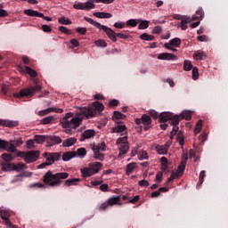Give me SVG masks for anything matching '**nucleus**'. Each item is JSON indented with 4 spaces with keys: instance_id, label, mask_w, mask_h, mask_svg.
<instances>
[{
    "instance_id": "33",
    "label": "nucleus",
    "mask_w": 228,
    "mask_h": 228,
    "mask_svg": "<svg viewBox=\"0 0 228 228\" xmlns=\"http://www.w3.org/2000/svg\"><path fill=\"white\" fill-rule=\"evenodd\" d=\"M193 69V64L191 63V61L185 60L183 62V70L186 72H189Z\"/></svg>"
},
{
    "instance_id": "41",
    "label": "nucleus",
    "mask_w": 228,
    "mask_h": 228,
    "mask_svg": "<svg viewBox=\"0 0 228 228\" xmlns=\"http://www.w3.org/2000/svg\"><path fill=\"white\" fill-rule=\"evenodd\" d=\"M183 173H184V166H183V159H182L181 164H179L177 171H176L177 177H180V175H183Z\"/></svg>"
},
{
    "instance_id": "63",
    "label": "nucleus",
    "mask_w": 228,
    "mask_h": 228,
    "mask_svg": "<svg viewBox=\"0 0 228 228\" xmlns=\"http://www.w3.org/2000/svg\"><path fill=\"white\" fill-rule=\"evenodd\" d=\"M35 140H28V142H27V147L28 148V149H33V147H35Z\"/></svg>"
},
{
    "instance_id": "49",
    "label": "nucleus",
    "mask_w": 228,
    "mask_h": 228,
    "mask_svg": "<svg viewBox=\"0 0 228 228\" xmlns=\"http://www.w3.org/2000/svg\"><path fill=\"white\" fill-rule=\"evenodd\" d=\"M77 154L78 156H86L87 154L86 149L85 147H80L79 149H77Z\"/></svg>"
},
{
    "instance_id": "15",
    "label": "nucleus",
    "mask_w": 228,
    "mask_h": 228,
    "mask_svg": "<svg viewBox=\"0 0 228 228\" xmlns=\"http://www.w3.org/2000/svg\"><path fill=\"white\" fill-rule=\"evenodd\" d=\"M0 216L4 220V224L8 225V227L17 228L16 226H13L11 220V213L10 211L6 210V208H0Z\"/></svg>"
},
{
    "instance_id": "21",
    "label": "nucleus",
    "mask_w": 228,
    "mask_h": 228,
    "mask_svg": "<svg viewBox=\"0 0 228 228\" xmlns=\"http://www.w3.org/2000/svg\"><path fill=\"white\" fill-rule=\"evenodd\" d=\"M75 156H77L76 151H67L62 154V160H64V162H69V160L75 159Z\"/></svg>"
},
{
    "instance_id": "36",
    "label": "nucleus",
    "mask_w": 228,
    "mask_h": 228,
    "mask_svg": "<svg viewBox=\"0 0 228 228\" xmlns=\"http://www.w3.org/2000/svg\"><path fill=\"white\" fill-rule=\"evenodd\" d=\"M25 71L31 76V77H37V72L33 69V68H30V66H25Z\"/></svg>"
},
{
    "instance_id": "10",
    "label": "nucleus",
    "mask_w": 228,
    "mask_h": 228,
    "mask_svg": "<svg viewBox=\"0 0 228 228\" xmlns=\"http://www.w3.org/2000/svg\"><path fill=\"white\" fill-rule=\"evenodd\" d=\"M151 123L152 120L151 115H147L146 113L142 115L141 118H135V124L138 126L142 124L144 126V130L151 128Z\"/></svg>"
},
{
    "instance_id": "2",
    "label": "nucleus",
    "mask_w": 228,
    "mask_h": 228,
    "mask_svg": "<svg viewBox=\"0 0 228 228\" xmlns=\"http://www.w3.org/2000/svg\"><path fill=\"white\" fill-rule=\"evenodd\" d=\"M69 173L67 171H60L58 173H53V171H46L43 176V183L48 184L49 186H61L62 181H64L65 186H76L77 185L81 179L74 178L68 179Z\"/></svg>"
},
{
    "instance_id": "13",
    "label": "nucleus",
    "mask_w": 228,
    "mask_h": 228,
    "mask_svg": "<svg viewBox=\"0 0 228 228\" xmlns=\"http://www.w3.org/2000/svg\"><path fill=\"white\" fill-rule=\"evenodd\" d=\"M203 18H204V10L203 8H199V10L196 11L195 16H192V20L195 21L193 23H191V27L192 28L199 27V25H200V20H203Z\"/></svg>"
},
{
    "instance_id": "51",
    "label": "nucleus",
    "mask_w": 228,
    "mask_h": 228,
    "mask_svg": "<svg viewBox=\"0 0 228 228\" xmlns=\"http://www.w3.org/2000/svg\"><path fill=\"white\" fill-rule=\"evenodd\" d=\"M206 57L205 53L203 52H197V53H194V59L197 61L202 60Z\"/></svg>"
},
{
    "instance_id": "57",
    "label": "nucleus",
    "mask_w": 228,
    "mask_h": 228,
    "mask_svg": "<svg viewBox=\"0 0 228 228\" xmlns=\"http://www.w3.org/2000/svg\"><path fill=\"white\" fill-rule=\"evenodd\" d=\"M94 44L101 47H107L108 43L105 40H95Z\"/></svg>"
},
{
    "instance_id": "23",
    "label": "nucleus",
    "mask_w": 228,
    "mask_h": 228,
    "mask_svg": "<svg viewBox=\"0 0 228 228\" xmlns=\"http://www.w3.org/2000/svg\"><path fill=\"white\" fill-rule=\"evenodd\" d=\"M94 135L95 130H85L80 137V142H84L85 140H90V138L94 137Z\"/></svg>"
},
{
    "instance_id": "9",
    "label": "nucleus",
    "mask_w": 228,
    "mask_h": 228,
    "mask_svg": "<svg viewBox=\"0 0 228 228\" xmlns=\"http://www.w3.org/2000/svg\"><path fill=\"white\" fill-rule=\"evenodd\" d=\"M104 104H102L101 102H94V104L89 108H84L83 113L86 117H95L99 111H103Z\"/></svg>"
},
{
    "instance_id": "6",
    "label": "nucleus",
    "mask_w": 228,
    "mask_h": 228,
    "mask_svg": "<svg viewBox=\"0 0 228 228\" xmlns=\"http://www.w3.org/2000/svg\"><path fill=\"white\" fill-rule=\"evenodd\" d=\"M34 86L27 89H21L19 93H13L15 98H24V96H33L36 93L42 91V86L38 83V79H34Z\"/></svg>"
},
{
    "instance_id": "7",
    "label": "nucleus",
    "mask_w": 228,
    "mask_h": 228,
    "mask_svg": "<svg viewBox=\"0 0 228 228\" xmlns=\"http://www.w3.org/2000/svg\"><path fill=\"white\" fill-rule=\"evenodd\" d=\"M183 118H185L186 120H191V111H183L180 115L175 116V118H174L175 126L170 132L171 137H173L174 135H175V134H177L179 130V123L181 122V120H183Z\"/></svg>"
},
{
    "instance_id": "52",
    "label": "nucleus",
    "mask_w": 228,
    "mask_h": 228,
    "mask_svg": "<svg viewBox=\"0 0 228 228\" xmlns=\"http://www.w3.org/2000/svg\"><path fill=\"white\" fill-rule=\"evenodd\" d=\"M201 127H202V121L201 119H200V121H198L197 125L195 126L194 133L199 134L200 132H201Z\"/></svg>"
},
{
    "instance_id": "22",
    "label": "nucleus",
    "mask_w": 228,
    "mask_h": 228,
    "mask_svg": "<svg viewBox=\"0 0 228 228\" xmlns=\"http://www.w3.org/2000/svg\"><path fill=\"white\" fill-rule=\"evenodd\" d=\"M94 15L95 18H100L101 20H109L113 17V14H110V12H94Z\"/></svg>"
},
{
    "instance_id": "29",
    "label": "nucleus",
    "mask_w": 228,
    "mask_h": 228,
    "mask_svg": "<svg viewBox=\"0 0 228 228\" xmlns=\"http://www.w3.org/2000/svg\"><path fill=\"white\" fill-rule=\"evenodd\" d=\"M135 167H137L136 162H130L129 164H127L126 169V175H131Z\"/></svg>"
},
{
    "instance_id": "53",
    "label": "nucleus",
    "mask_w": 228,
    "mask_h": 228,
    "mask_svg": "<svg viewBox=\"0 0 228 228\" xmlns=\"http://www.w3.org/2000/svg\"><path fill=\"white\" fill-rule=\"evenodd\" d=\"M126 115L124 113H121L120 111H114L113 119L115 120L119 118H125Z\"/></svg>"
},
{
    "instance_id": "47",
    "label": "nucleus",
    "mask_w": 228,
    "mask_h": 228,
    "mask_svg": "<svg viewBox=\"0 0 228 228\" xmlns=\"http://www.w3.org/2000/svg\"><path fill=\"white\" fill-rule=\"evenodd\" d=\"M59 23L62 25H71L72 21L69 18L62 17L59 19Z\"/></svg>"
},
{
    "instance_id": "44",
    "label": "nucleus",
    "mask_w": 228,
    "mask_h": 228,
    "mask_svg": "<svg viewBox=\"0 0 228 228\" xmlns=\"http://www.w3.org/2000/svg\"><path fill=\"white\" fill-rule=\"evenodd\" d=\"M126 128V125H118L117 126H114V128H112V132H115V133L124 132Z\"/></svg>"
},
{
    "instance_id": "27",
    "label": "nucleus",
    "mask_w": 228,
    "mask_h": 228,
    "mask_svg": "<svg viewBox=\"0 0 228 228\" xmlns=\"http://www.w3.org/2000/svg\"><path fill=\"white\" fill-rule=\"evenodd\" d=\"M77 137H68L67 140H64L62 147H71L77 143Z\"/></svg>"
},
{
    "instance_id": "11",
    "label": "nucleus",
    "mask_w": 228,
    "mask_h": 228,
    "mask_svg": "<svg viewBox=\"0 0 228 228\" xmlns=\"http://www.w3.org/2000/svg\"><path fill=\"white\" fill-rule=\"evenodd\" d=\"M117 143L119 144V156L122 154H126L129 151V143L127 142V137H119L118 140L117 141Z\"/></svg>"
},
{
    "instance_id": "42",
    "label": "nucleus",
    "mask_w": 228,
    "mask_h": 228,
    "mask_svg": "<svg viewBox=\"0 0 228 228\" xmlns=\"http://www.w3.org/2000/svg\"><path fill=\"white\" fill-rule=\"evenodd\" d=\"M149 23L150 21H148L147 20H140L138 28H148Z\"/></svg>"
},
{
    "instance_id": "62",
    "label": "nucleus",
    "mask_w": 228,
    "mask_h": 228,
    "mask_svg": "<svg viewBox=\"0 0 228 228\" xmlns=\"http://www.w3.org/2000/svg\"><path fill=\"white\" fill-rule=\"evenodd\" d=\"M150 115H151V117H153V118H158V117H159L158 111H156V110H150L149 111Z\"/></svg>"
},
{
    "instance_id": "55",
    "label": "nucleus",
    "mask_w": 228,
    "mask_h": 228,
    "mask_svg": "<svg viewBox=\"0 0 228 228\" xmlns=\"http://www.w3.org/2000/svg\"><path fill=\"white\" fill-rule=\"evenodd\" d=\"M8 15L7 10H4V4H0V18H5Z\"/></svg>"
},
{
    "instance_id": "56",
    "label": "nucleus",
    "mask_w": 228,
    "mask_h": 228,
    "mask_svg": "<svg viewBox=\"0 0 228 228\" xmlns=\"http://www.w3.org/2000/svg\"><path fill=\"white\" fill-rule=\"evenodd\" d=\"M119 104V100H117V99H112V100H110L109 102V106L110 108H113V107H116V106H118Z\"/></svg>"
},
{
    "instance_id": "43",
    "label": "nucleus",
    "mask_w": 228,
    "mask_h": 228,
    "mask_svg": "<svg viewBox=\"0 0 228 228\" xmlns=\"http://www.w3.org/2000/svg\"><path fill=\"white\" fill-rule=\"evenodd\" d=\"M157 151L159 152V154H167L168 147H165V145H160L159 147H157Z\"/></svg>"
},
{
    "instance_id": "18",
    "label": "nucleus",
    "mask_w": 228,
    "mask_h": 228,
    "mask_svg": "<svg viewBox=\"0 0 228 228\" xmlns=\"http://www.w3.org/2000/svg\"><path fill=\"white\" fill-rule=\"evenodd\" d=\"M121 201V196H115L113 198H110L107 203H102L100 206V209H108L109 205H115Z\"/></svg>"
},
{
    "instance_id": "48",
    "label": "nucleus",
    "mask_w": 228,
    "mask_h": 228,
    "mask_svg": "<svg viewBox=\"0 0 228 228\" xmlns=\"http://www.w3.org/2000/svg\"><path fill=\"white\" fill-rule=\"evenodd\" d=\"M61 30V33H64L65 35H71V30L70 28H68L67 27H64L63 24L59 28Z\"/></svg>"
},
{
    "instance_id": "37",
    "label": "nucleus",
    "mask_w": 228,
    "mask_h": 228,
    "mask_svg": "<svg viewBox=\"0 0 228 228\" xmlns=\"http://www.w3.org/2000/svg\"><path fill=\"white\" fill-rule=\"evenodd\" d=\"M177 142L179 143V145H181V147H183L184 145V135H183V132L179 131L177 134Z\"/></svg>"
},
{
    "instance_id": "34",
    "label": "nucleus",
    "mask_w": 228,
    "mask_h": 228,
    "mask_svg": "<svg viewBox=\"0 0 228 228\" xmlns=\"http://www.w3.org/2000/svg\"><path fill=\"white\" fill-rule=\"evenodd\" d=\"M53 120H55V117L49 115L48 117L42 118V123L43 125H50V123H53Z\"/></svg>"
},
{
    "instance_id": "35",
    "label": "nucleus",
    "mask_w": 228,
    "mask_h": 228,
    "mask_svg": "<svg viewBox=\"0 0 228 228\" xmlns=\"http://www.w3.org/2000/svg\"><path fill=\"white\" fill-rule=\"evenodd\" d=\"M140 38L147 41L155 40V37L153 35H149L148 32H143L142 35L140 36Z\"/></svg>"
},
{
    "instance_id": "20",
    "label": "nucleus",
    "mask_w": 228,
    "mask_h": 228,
    "mask_svg": "<svg viewBox=\"0 0 228 228\" xmlns=\"http://www.w3.org/2000/svg\"><path fill=\"white\" fill-rule=\"evenodd\" d=\"M32 173L30 171H24L23 173H20V175H16L11 183H19L23 181V177H31Z\"/></svg>"
},
{
    "instance_id": "5",
    "label": "nucleus",
    "mask_w": 228,
    "mask_h": 228,
    "mask_svg": "<svg viewBox=\"0 0 228 228\" xmlns=\"http://www.w3.org/2000/svg\"><path fill=\"white\" fill-rule=\"evenodd\" d=\"M82 118L80 117H74V113H66L65 117L61 118V125L62 128H66V132L69 134L72 128H77L81 125Z\"/></svg>"
},
{
    "instance_id": "38",
    "label": "nucleus",
    "mask_w": 228,
    "mask_h": 228,
    "mask_svg": "<svg viewBox=\"0 0 228 228\" xmlns=\"http://www.w3.org/2000/svg\"><path fill=\"white\" fill-rule=\"evenodd\" d=\"M28 166L23 162H19L18 164H13V169L15 171H20L21 169H26Z\"/></svg>"
},
{
    "instance_id": "30",
    "label": "nucleus",
    "mask_w": 228,
    "mask_h": 228,
    "mask_svg": "<svg viewBox=\"0 0 228 228\" xmlns=\"http://www.w3.org/2000/svg\"><path fill=\"white\" fill-rule=\"evenodd\" d=\"M2 169L4 171H12L14 169V163L7 162V163H2Z\"/></svg>"
},
{
    "instance_id": "28",
    "label": "nucleus",
    "mask_w": 228,
    "mask_h": 228,
    "mask_svg": "<svg viewBox=\"0 0 228 228\" xmlns=\"http://www.w3.org/2000/svg\"><path fill=\"white\" fill-rule=\"evenodd\" d=\"M0 125L2 126H9L10 128H13L14 126H18L19 123L18 121H2V119H0Z\"/></svg>"
},
{
    "instance_id": "16",
    "label": "nucleus",
    "mask_w": 228,
    "mask_h": 228,
    "mask_svg": "<svg viewBox=\"0 0 228 228\" xmlns=\"http://www.w3.org/2000/svg\"><path fill=\"white\" fill-rule=\"evenodd\" d=\"M73 8L77 10H91L95 8L94 1H87L86 3H76L73 4Z\"/></svg>"
},
{
    "instance_id": "26",
    "label": "nucleus",
    "mask_w": 228,
    "mask_h": 228,
    "mask_svg": "<svg viewBox=\"0 0 228 228\" xmlns=\"http://www.w3.org/2000/svg\"><path fill=\"white\" fill-rule=\"evenodd\" d=\"M52 111H55V113H63V110L61 108H47L46 110H42L39 111V115H48Z\"/></svg>"
},
{
    "instance_id": "54",
    "label": "nucleus",
    "mask_w": 228,
    "mask_h": 228,
    "mask_svg": "<svg viewBox=\"0 0 228 228\" xmlns=\"http://www.w3.org/2000/svg\"><path fill=\"white\" fill-rule=\"evenodd\" d=\"M76 30L77 33H80V35H86L87 33L86 27H77Z\"/></svg>"
},
{
    "instance_id": "60",
    "label": "nucleus",
    "mask_w": 228,
    "mask_h": 228,
    "mask_svg": "<svg viewBox=\"0 0 228 228\" xmlns=\"http://www.w3.org/2000/svg\"><path fill=\"white\" fill-rule=\"evenodd\" d=\"M29 188H44V184L42 183H33L29 184Z\"/></svg>"
},
{
    "instance_id": "17",
    "label": "nucleus",
    "mask_w": 228,
    "mask_h": 228,
    "mask_svg": "<svg viewBox=\"0 0 228 228\" xmlns=\"http://www.w3.org/2000/svg\"><path fill=\"white\" fill-rule=\"evenodd\" d=\"M181 44H182L181 38H172L171 40H169V43H166L164 44V45L167 49H172V51H176L175 47H179Z\"/></svg>"
},
{
    "instance_id": "58",
    "label": "nucleus",
    "mask_w": 228,
    "mask_h": 228,
    "mask_svg": "<svg viewBox=\"0 0 228 228\" xmlns=\"http://www.w3.org/2000/svg\"><path fill=\"white\" fill-rule=\"evenodd\" d=\"M161 31H162V27H160V25H157L156 27H154L152 33L153 35H159Z\"/></svg>"
},
{
    "instance_id": "61",
    "label": "nucleus",
    "mask_w": 228,
    "mask_h": 228,
    "mask_svg": "<svg viewBox=\"0 0 228 228\" xmlns=\"http://www.w3.org/2000/svg\"><path fill=\"white\" fill-rule=\"evenodd\" d=\"M42 29L45 33H51L52 28L49 25H42Z\"/></svg>"
},
{
    "instance_id": "1",
    "label": "nucleus",
    "mask_w": 228,
    "mask_h": 228,
    "mask_svg": "<svg viewBox=\"0 0 228 228\" xmlns=\"http://www.w3.org/2000/svg\"><path fill=\"white\" fill-rule=\"evenodd\" d=\"M107 145L105 142H102L101 143H94L92 145V151H94V159L95 160H100L101 162H92L89 164V167H84V169H81V173L83 177H91L92 175H94L95 173H99V171L102 169L103 164L102 162L105 159L104 151H106Z\"/></svg>"
},
{
    "instance_id": "14",
    "label": "nucleus",
    "mask_w": 228,
    "mask_h": 228,
    "mask_svg": "<svg viewBox=\"0 0 228 228\" xmlns=\"http://www.w3.org/2000/svg\"><path fill=\"white\" fill-rule=\"evenodd\" d=\"M24 13L26 15H30L31 17H37V18H43V20H45L46 21H52V18H49V16H45L42 12H38L37 10H32L31 8H28V10H24Z\"/></svg>"
},
{
    "instance_id": "64",
    "label": "nucleus",
    "mask_w": 228,
    "mask_h": 228,
    "mask_svg": "<svg viewBox=\"0 0 228 228\" xmlns=\"http://www.w3.org/2000/svg\"><path fill=\"white\" fill-rule=\"evenodd\" d=\"M109 184L101 183L100 190L102 191H108Z\"/></svg>"
},
{
    "instance_id": "4",
    "label": "nucleus",
    "mask_w": 228,
    "mask_h": 228,
    "mask_svg": "<svg viewBox=\"0 0 228 228\" xmlns=\"http://www.w3.org/2000/svg\"><path fill=\"white\" fill-rule=\"evenodd\" d=\"M5 151L8 152H15L17 156H23L25 162L30 164L31 162H36L38 160L40 156V151H28V152H22L21 151H17L13 143H9L5 142Z\"/></svg>"
},
{
    "instance_id": "32",
    "label": "nucleus",
    "mask_w": 228,
    "mask_h": 228,
    "mask_svg": "<svg viewBox=\"0 0 228 228\" xmlns=\"http://www.w3.org/2000/svg\"><path fill=\"white\" fill-rule=\"evenodd\" d=\"M160 163L162 166V171H168V160L167 157H162L160 159Z\"/></svg>"
},
{
    "instance_id": "59",
    "label": "nucleus",
    "mask_w": 228,
    "mask_h": 228,
    "mask_svg": "<svg viewBox=\"0 0 228 228\" xmlns=\"http://www.w3.org/2000/svg\"><path fill=\"white\" fill-rule=\"evenodd\" d=\"M114 27H116L117 28H124L126 27V23H124V21H117L116 23H114Z\"/></svg>"
},
{
    "instance_id": "25",
    "label": "nucleus",
    "mask_w": 228,
    "mask_h": 228,
    "mask_svg": "<svg viewBox=\"0 0 228 228\" xmlns=\"http://www.w3.org/2000/svg\"><path fill=\"white\" fill-rule=\"evenodd\" d=\"M191 22V18H188L187 16H181V23L180 27L182 30H186L188 28V23Z\"/></svg>"
},
{
    "instance_id": "24",
    "label": "nucleus",
    "mask_w": 228,
    "mask_h": 228,
    "mask_svg": "<svg viewBox=\"0 0 228 228\" xmlns=\"http://www.w3.org/2000/svg\"><path fill=\"white\" fill-rule=\"evenodd\" d=\"M158 59L162 61H175L177 57L174 53H159V55H158Z\"/></svg>"
},
{
    "instance_id": "3",
    "label": "nucleus",
    "mask_w": 228,
    "mask_h": 228,
    "mask_svg": "<svg viewBox=\"0 0 228 228\" xmlns=\"http://www.w3.org/2000/svg\"><path fill=\"white\" fill-rule=\"evenodd\" d=\"M84 20L86 21H88V23H91V25H94V27L99 28V30H103V33H106L107 37L112 42H117L118 38H121L123 40L128 38V35L124 34V32H115V30H113V28H111L110 27H108L107 25H102V23H99V21H94V20H93L92 18L85 16Z\"/></svg>"
},
{
    "instance_id": "50",
    "label": "nucleus",
    "mask_w": 228,
    "mask_h": 228,
    "mask_svg": "<svg viewBox=\"0 0 228 228\" xmlns=\"http://www.w3.org/2000/svg\"><path fill=\"white\" fill-rule=\"evenodd\" d=\"M199 68H197V66H192V78L193 79H198L199 78Z\"/></svg>"
},
{
    "instance_id": "31",
    "label": "nucleus",
    "mask_w": 228,
    "mask_h": 228,
    "mask_svg": "<svg viewBox=\"0 0 228 228\" xmlns=\"http://www.w3.org/2000/svg\"><path fill=\"white\" fill-rule=\"evenodd\" d=\"M34 140L37 143H44L45 142H46L47 137L46 135L36 134L34 136Z\"/></svg>"
},
{
    "instance_id": "39",
    "label": "nucleus",
    "mask_w": 228,
    "mask_h": 228,
    "mask_svg": "<svg viewBox=\"0 0 228 228\" xmlns=\"http://www.w3.org/2000/svg\"><path fill=\"white\" fill-rule=\"evenodd\" d=\"M2 159L4 161V163L11 162L13 159L12 155L9 154L8 152H4L2 154Z\"/></svg>"
},
{
    "instance_id": "8",
    "label": "nucleus",
    "mask_w": 228,
    "mask_h": 228,
    "mask_svg": "<svg viewBox=\"0 0 228 228\" xmlns=\"http://www.w3.org/2000/svg\"><path fill=\"white\" fill-rule=\"evenodd\" d=\"M43 156L45 157L46 161L39 164V168L46 167V166H51L52 164H54L55 161L60 160L61 154V152H44Z\"/></svg>"
},
{
    "instance_id": "45",
    "label": "nucleus",
    "mask_w": 228,
    "mask_h": 228,
    "mask_svg": "<svg viewBox=\"0 0 228 228\" xmlns=\"http://www.w3.org/2000/svg\"><path fill=\"white\" fill-rule=\"evenodd\" d=\"M139 21H141V20H128L126 21V27H137Z\"/></svg>"
},
{
    "instance_id": "46",
    "label": "nucleus",
    "mask_w": 228,
    "mask_h": 228,
    "mask_svg": "<svg viewBox=\"0 0 228 228\" xmlns=\"http://www.w3.org/2000/svg\"><path fill=\"white\" fill-rule=\"evenodd\" d=\"M149 159V154L147 151H142L139 152V160H147Z\"/></svg>"
},
{
    "instance_id": "40",
    "label": "nucleus",
    "mask_w": 228,
    "mask_h": 228,
    "mask_svg": "<svg viewBox=\"0 0 228 228\" xmlns=\"http://www.w3.org/2000/svg\"><path fill=\"white\" fill-rule=\"evenodd\" d=\"M205 177H206V171L205 170L200 171L197 186H201V184H203Z\"/></svg>"
},
{
    "instance_id": "19",
    "label": "nucleus",
    "mask_w": 228,
    "mask_h": 228,
    "mask_svg": "<svg viewBox=\"0 0 228 228\" xmlns=\"http://www.w3.org/2000/svg\"><path fill=\"white\" fill-rule=\"evenodd\" d=\"M46 142L48 145L53 146L61 143L62 140L61 137H60V135H48L46 137Z\"/></svg>"
},
{
    "instance_id": "12",
    "label": "nucleus",
    "mask_w": 228,
    "mask_h": 228,
    "mask_svg": "<svg viewBox=\"0 0 228 228\" xmlns=\"http://www.w3.org/2000/svg\"><path fill=\"white\" fill-rule=\"evenodd\" d=\"M176 115H173V113H170V111H164L160 113L159 119L162 120V122H166L167 120H169L170 125L173 126V128H175V118Z\"/></svg>"
}]
</instances>
